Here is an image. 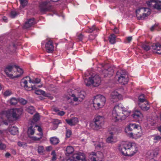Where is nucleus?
<instances>
[{"label": "nucleus", "mask_w": 161, "mask_h": 161, "mask_svg": "<svg viewBox=\"0 0 161 161\" xmlns=\"http://www.w3.org/2000/svg\"><path fill=\"white\" fill-rule=\"evenodd\" d=\"M34 127H38V131L39 132H40V133H42V129L41 128V127H40V126H37L36 125H35V126H34Z\"/></svg>", "instance_id": "58"}, {"label": "nucleus", "mask_w": 161, "mask_h": 161, "mask_svg": "<svg viewBox=\"0 0 161 161\" xmlns=\"http://www.w3.org/2000/svg\"><path fill=\"white\" fill-rule=\"evenodd\" d=\"M71 119L72 120L74 125L76 124L79 122L78 119L76 117H74V118Z\"/></svg>", "instance_id": "46"}, {"label": "nucleus", "mask_w": 161, "mask_h": 161, "mask_svg": "<svg viewBox=\"0 0 161 161\" xmlns=\"http://www.w3.org/2000/svg\"><path fill=\"white\" fill-rule=\"evenodd\" d=\"M15 65H9L5 69V72L7 75L9 77L11 78H13L14 77L13 74H10V73L13 72H15Z\"/></svg>", "instance_id": "13"}, {"label": "nucleus", "mask_w": 161, "mask_h": 161, "mask_svg": "<svg viewBox=\"0 0 161 161\" xmlns=\"http://www.w3.org/2000/svg\"><path fill=\"white\" fill-rule=\"evenodd\" d=\"M22 109L21 108H12L7 111V116L9 118L11 117L14 119H17L22 113Z\"/></svg>", "instance_id": "8"}, {"label": "nucleus", "mask_w": 161, "mask_h": 161, "mask_svg": "<svg viewBox=\"0 0 161 161\" xmlns=\"http://www.w3.org/2000/svg\"><path fill=\"white\" fill-rule=\"evenodd\" d=\"M50 141L51 144L53 145H56L59 142V139L55 137H51L50 138Z\"/></svg>", "instance_id": "24"}, {"label": "nucleus", "mask_w": 161, "mask_h": 161, "mask_svg": "<svg viewBox=\"0 0 161 161\" xmlns=\"http://www.w3.org/2000/svg\"><path fill=\"white\" fill-rule=\"evenodd\" d=\"M100 153L99 152L97 153L94 152H92L90 153V159L91 161H102V156L100 157L98 156V154ZM101 155H102V153H101Z\"/></svg>", "instance_id": "15"}, {"label": "nucleus", "mask_w": 161, "mask_h": 161, "mask_svg": "<svg viewBox=\"0 0 161 161\" xmlns=\"http://www.w3.org/2000/svg\"><path fill=\"white\" fill-rule=\"evenodd\" d=\"M36 93L37 95L44 94L45 92L41 90H38L36 91Z\"/></svg>", "instance_id": "45"}, {"label": "nucleus", "mask_w": 161, "mask_h": 161, "mask_svg": "<svg viewBox=\"0 0 161 161\" xmlns=\"http://www.w3.org/2000/svg\"><path fill=\"white\" fill-rule=\"evenodd\" d=\"M106 102L105 97L102 95H98L94 97L92 101L93 107L96 109L102 108L105 105Z\"/></svg>", "instance_id": "3"}, {"label": "nucleus", "mask_w": 161, "mask_h": 161, "mask_svg": "<svg viewBox=\"0 0 161 161\" xmlns=\"http://www.w3.org/2000/svg\"><path fill=\"white\" fill-rule=\"evenodd\" d=\"M119 149L123 155L130 156L136 153L137 150L135 143L128 142L121 143Z\"/></svg>", "instance_id": "1"}, {"label": "nucleus", "mask_w": 161, "mask_h": 161, "mask_svg": "<svg viewBox=\"0 0 161 161\" xmlns=\"http://www.w3.org/2000/svg\"><path fill=\"white\" fill-rule=\"evenodd\" d=\"M72 96L74 97L73 100L74 101L76 102L78 100V98L77 97H75V95L74 94H72Z\"/></svg>", "instance_id": "59"}, {"label": "nucleus", "mask_w": 161, "mask_h": 161, "mask_svg": "<svg viewBox=\"0 0 161 161\" xmlns=\"http://www.w3.org/2000/svg\"><path fill=\"white\" fill-rule=\"evenodd\" d=\"M29 82H31L33 83H38L41 81L40 79L38 78H36L34 80H32L30 77L29 78Z\"/></svg>", "instance_id": "34"}, {"label": "nucleus", "mask_w": 161, "mask_h": 161, "mask_svg": "<svg viewBox=\"0 0 161 161\" xmlns=\"http://www.w3.org/2000/svg\"><path fill=\"white\" fill-rule=\"evenodd\" d=\"M21 5L23 7H25L28 4L27 0H19Z\"/></svg>", "instance_id": "36"}, {"label": "nucleus", "mask_w": 161, "mask_h": 161, "mask_svg": "<svg viewBox=\"0 0 161 161\" xmlns=\"http://www.w3.org/2000/svg\"><path fill=\"white\" fill-rule=\"evenodd\" d=\"M131 116L134 119L138 121L142 120L143 117L142 114L140 111L137 110L134 112V113L132 114Z\"/></svg>", "instance_id": "20"}, {"label": "nucleus", "mask_w": 161, "mask_h": 161, "mask_svg": "<svg viewBox=\"0 0 161 161\" xmlns=\"http://www.w3.org/2000/svg\"><path fill=\"white\" fill-rule=\"evenodd\" d=\"M25 110L31 114H33L35 112V109L32 106H29L26 107Z\"/></svg>", "instance_id": "26"}, {"label": "nucleus", "mask_w": 161, "mask_h": 161, "mask_svg": "<svg viewBox=\"0 0 161 161\" xmlns=\"http://www.w3.org/2000/svg\"><path fill=\"white\" fill-rule=\"evenodd\" d=\"M15 71H17V72L20 73V75H17L16 77H18L20 76L23 73V70L19 67L15 65Z\"/></svg>", "instance_id": "29"}, {"label": "nucleus", "mask_w": 161, "mask_h": 161, "mask_svg": "<svg viewBox=\"0 0 161 161\" xmlns=\"http://www.w3.org/2000/svg\"><path fill=\"white\" fill-rule=\"evenodd\" d=\"M65 114V112L63 111H59L58 113V115L61 116L64 115Z\"/></svg>", "instance_id": "56"}, {"label": "nucleus", "mask_w": 161, "mask_h": 161, "mask_svg": "<svg viewBox=\"0 0 161 161\" xmlns=\"http://www.w3.org/2000/svg\"><path fill=\"white\" fill-rule=\"evenodd\" d=\"M126 73L125 70H120L116 72L115 76V79L117 80L119 83L123 85L127 84L129 80L128 75Z\"/></svg>", "instance_id": "5"}, {"label": "nucleus", "mask_w": 161, "mask_h": 161, "mask_svg": "<svg viewBox=\"0 0 161 161\" xmlns=\"http://www.w3.org/2000/svg\"><path fill=\"white\" fill-rule=\"evenodd\" d=\"M12 94V92L8 90H6L5 91L3 94L4 96L5 97H7L9 96Z\"/></svg>", "instance_id": "39"}, {"label": "nucleus", "mask_w": 161, "mask_h": 161, "mask_svg": "<svg viewBox=\"0 0 161 161\" xmlns=\"http://www.w3.org/2000/svg\"><path fill=\"white\" fill-rule=\"evenodd\" d=\"M132 36H129L126 38V40L127 41V42L130 43V41L132 40Z\"/></svg>", "instance_id": "57"}, {"label": "nucleus", "mask_w": 161, "mask_h": 161, "mask_svg": "<svg viewBox=\"0 0 161 161\" xmlns=\"http://www.w3.org/2000/svg\"><path fill=\"white\" fill-rule=\"evenodd\" d=\"M18 145L19 147H24L26 146V144L25 142H18Z\"/></svg>", "instance_id": "52"}, {"label": "nucleus", "mask_w": 161, "mask_h": 161, "mask_svg": "<svg viewBox=\"0 0 161 161\" xmlns=\"http://www.w3.org/2000/svg\"><path fill=\"white\" fill-rule=\"evenodd\" d=\"M133 134H134V132L133 133L131 132L129 133L128 135L130 137H132L133 136Z\"/></svg>", "instance_id": "62"}, {"label": "nucleus", "mask_w": 161, "mask_h": 161, "mask_svg": "<svg viewBox=\"0 0 161 161\" xmlns=\"http://www.w3.org/2000/svg\"><path fill=\"white\" fill-rule=\"evenodd\" d=\"M39 119V115L38 114H36L34 116L33 119L34 120L37 121Z\"/></svg>", "instance_id": "51"}, {"label": "nucleus", "mask_w": 161, "mask_h": 161, "mask_svg": "<svg viewBox=\"0 0 161 161\" xmlns=\"http://www.w3.org/2000/svg\"><path fill=\"white\" fill-rule=\"evenodd\" d=\"M114 69L111 67H108L107 69H103L101 73L102 77H105L107 76H111L113 74Z\"/></svg>", "instance_id": "12"}, {"label": "nucleus", "mask_w": 161, "mask_h": 161, "mask_svg": "<svg viewBox=\"0 0 161 161\" xmlns=\"http://www.w3.org/2000/svg\"><path fill=\"white\" fill-rule=\"evenodd\" d=\"M96 35L91 34L89 36V39L90 40H92L94 39L96 37Z\"/></svg>", "instance_id": "53"}, {"label": "nucleus", "mask_w": 161, "mask_h": 161, "mask_svg": "<svg viewBox=\"0 0 161 161\" xmlns=\"http://www.w3.org/2000/svg\"><path fill=\"white\" fill-rule=\"evenodd\" d=\"M60 123V120L56 119H54L52 122V124L55 126L56 128L58 127V124Z\"/></svg>", "instance_id": "32"}, {"label": "nucleus", "mask_w": 161, "mask_h": 161, "mask_svg": "<svg viewBox=\"0 0 161 161\" xmlns=\"http://www.w3.org/2000/svg\"><path fill=\"white\" fill-rule=\"evenodd\" d=\"M106 141L108 143H111L114 142V139L112 136L108 137L107 140Z\"/></svg>", "instance_id": "40"}, {"label": "nucleus", "mask_w": 161, "mask_h": 161, "mask_svg": "<svg viewBox=\"0 0 161 161\" xmlns=\"http://www.w3.org/2000/svg\"><path fill=\"white\" fill-rule=\"evenodd\" d=\"M114 31L116 34H118L119 33V30L117 28H115L114 30Z\"/></svg>", "instance_id": "60"}, {"label": "nucleus", "mask_w": 161, "mask_h": 161, "mask_svg": "<svg viewBox=\"0 0 161 161\" xmlns=\"http://www.w3.org/2000/svg\"><path fill=\"white\" fill-rule=\"evenodd\" d=\"M51 155L52 156L51 159L52 161H55L56 160V154L55 151L53 150L52 151Z\"/></svg>", "instance_id": "33"}, {"label": "nucleus", "mask_w": 161, "mask_h": 161, "mask_svg": "<svg viewBox=\"0 0 161 161\" xmlns=\"http://www.w3.org/2000/svg\"><path fill=\"white\" fill-rule=\"evenodd\" d=\"M17 14L18 13L15 11H12L10 12V17L12 18H14Z\"/></svg>", "instance_id": "38"}, {"label": "nucleus", "mask_w": 161, "mask_h": 161, "mask_svg": "<svg viewBox=\"0 0 161 161\" xmlns=\"http://www.w3.org/2000/svg\"><path fill=\"white\" fill-rule=\"evenodd\" d=\"M101 82L100 77L97 75H92L88 79L85 80V83L87 86H89L92 84L94 86H98L100 84Z\"/></svg>", "instance_id": "4"}, {"label": "nucleus", "mask_w": 161, "mask_h": 161, "mask_svg": "<svg viewBox=\"0 0 161 161\" xmlns=\"http://www.w3.org/2000/svg\"><path fill=\"white\" fill-rule=\"evenodd\" d=\"M72 133L70 130H67L66 131V136L67 138H69L71 135Z\"/></svg>", "instance_id": "47"}, {"label": "nucleus", "mask_w": 161, "mask_h": 161, "mask_svg": "<svg viewBox=\"0 0 161 161\" xmlns=\"http://www.w3.org/2000/svg\"><path fill=\"white\" fill-rule=\"evenodd\" d=\"M39 8L42 12H48L52 10V5L49 1L42 2L39 4Z\"/></svg>", "instance_id": "10"}, {"label": "nucleus", "mask_w": 161, "mask_h": 161, "mask_svg": "<svg viewBox=\"0 0 161 161\" xmlns=\"http://www.w3.org/2000/svg\"><path fill=\"white\" fill-rule=\"evenodd\" d=\"M111 101L113 103L118 101L122 97L121 95L119 94L117 91H114L111 94Z\"/></svg>", "instance_id": "14"}, {"label": "nucleus", "mask_w": 161, "mask_h": 161, "mask_svg": "<svg viewBox=\"0 0 161 161\" xmlns=\"http://www.w3.org/2000/svg\"><path fill=\"white\" fill-rule=\"evenodd\" d=\"M103 145L102 142L98 143L96 145H95V147L97 149H100L103 147Z\"/></svg>", "instance_id": "44"}, {"label": "nucleus", "mask_w": 161, "mask_h": 161, "mask_svg": "<svg viewBox=\"0 0 161 161\" xmlns=\"http://www.w3.org/2000/svg\"><path fill=\"white\" fill-rule=\"evenodd\" d=\"M116 36L114 34H112L109 36V42L112 44H114L115 43Z\"/></svg>", "instance_id": "27"}, {"label": "nucleus", "mask_w": 161, "mask_h": 161, "mask_svg": "<svg viewBox=\"0 0 161 161\" xmlns=\"http://www.w3.org/2000/svg\"><path fill=\"white\" fill-rule=\"evenodd\" d=\"M35 129L33 128V127L31 126L29 127L28 129L27 133L28 135H32L35 132Z\"/></svg>", "instance_id": "30"}, {"label": "nucleus", "mask_w": 161, "mask_h": 161, "mask_svg": "<svg viewBox=\"0 0 161 161\" xmlns=\"http://www.w3.org/2000/svg\"><path fill=\"white\" fill-rule=\"evenodd\" d=\"M19 101L20 103L23 105H25L27 103V100L22 98H19Z\"/></svg>", "instance_id": "42"}, {"label": "nucleus", "mask_w": 161, "mask_h": 161, "mask_svg": "<svg viewBox=\"0 0 161 161\" xmlns=\"http://www.w3.org/2000/svg\"><path fill=\"white\" fill-rule=\"evenodd\" d=\"M104 123V119L101 116H98L94 119L92 123V127L96 130L101 129Z\"/></svg>", "instance_id": "9"}, {"label": "nucleus", "mask_w": 161, "mask_h": 161, "mask_svg": "<svg viewBox=\"0 0 161 161\" xmlns=\"http://www.w3.org/2000/svg\"><path fill=\"white\" fill-rule=\"evenodd\" d=\"M20 83L21 85L22 86H23L25 89L27 91H30L32 90L33 88V87H29L27 85V84L28 83L27 80H26L24 78L22 79Z\"/></svg>", "instance_id": "22"}, {"label": "nucleus", "mask_w": 161, "mask_h": 161, "mask_svg": "<svg viewBox=\"0 0 161 161\" xmlns=\"http://www.w3.org/2000/svg\"><path fill=\"white\" fill-rule=\"evenodd\" d=\"M54 48L53 41L51 40H49L46 43L45 49L47 53H52L54 51Z\"/></svg>", "instance_id": "16"}, {"label": "nucleus", "mask_w": 161, "mask_h": 161, "mask_svg": "<svg viewBox=\"0 0 161 161\" xmlns=\"http://www.w3.org/2000/svg\"><path fill=\"white\" fill-rule=\"evenodd\" d=\"M81 156H82V158L81 157V161H86V156L85 154L84 153H81Z\"/></svg>", "instance_id": "54"}, {"label": "nucleus", "mask_w": 161, "mask_h": 161, "mask_svg": "<svg viewBox=\"0 0 161 161\" xmlns=\"http://www.w3.org/2000/svg\"><path fill=\"white\" fill-rule=\"evenodd\" d=\"M147 5L150 8L156 9L158 10L161 9V2L150 0L147 2Z\"/></svg>", "instance_id": "11"}, {"label": "nucleus", "mask_w": 161, "mask_h": 161, "mask_svg": "<svg viewBox=\"0 0 161 161\" xmlns=\"http://www.w3.org/2000/svg\"><path fill=\"white\" fill-rule=\"evenodd\" d=\"M6 148V145L5 144L2 143L0 141V149L3 150Z\"/></svg>", "instance_id": "50"}, {"label": "nucleus", "mask_w": 161, "mask_h": 161, "mask_svg": "<svg viewBox=\"0 0 161 161\" xmlns=\"http://www.w3.org/2000/svg\"><path fill=\"white\" fill-rule=\"evenodd\" d=\"M88 31L89 32H92L95 31H97V28L95 26H93L92 27L89 28Z\"/></svg>", "instance_id": "43"}, {"label": "nucleus", "mask_w": 161, "mask_h": 161, "mask_svg": "<svg viewBox=\"0 0 161 161\" xmlns=\"http://www.w3.org/2000/svg\"><path fill=\"white\" fill-rule=\"evenodd\" d=\"M158 129L159 130V131L160 132L161 134V126L158 127Z\"/></svg>", "instance_id": "64"}, {"label": "nucleus", "mask_w": 161, "mask_h": 161, "mask_svg": "<svg viewBox=\"0 0 161 161\" xmlns=\"http://www.w3.org/2000/svg\"><path fill=\"white\" fill-rule=\"evenodd\" d=\"M38 135H39V137H37L36 136H33L32 137V140L34 141H39L40 139H41L42 138L43 136V133H40L39 134H38Z\"/></svg>", "instance_id": "35"}, {"label": "nucleus", "mask_w": 161, "mask_h": 161, "mask_svg": "<svg viewBox=\"0 0 161 161\" xmlns=\"http://www.w3.org/2000/svg\"><path fill=\"white\" fill-rule=\"evenodd\" d=\"M36 23L35 19L34 18L28 19L27 20V21L25 23L23 28L26 29H28L33 25Z\"/></svg>", "instance_id": "18"}, {"label": "nucleus", "mask_w": 161, "mask_h": 161, "mask_svg": "<svg viewBox=\"0 0 161 161\" xmlns=\"http://www.w3.org/2000/svg\"><path fill=\"white\" fill-rule=\"evenodd\" d=\"M8 130L10 133L13 135H15L18 133V128L14 126L9 127Z\"/></svg>", "instance_id": "23"}, {"label": "nucleus", "mask_w": 161, "mask_h": 161, "mask_svg": "<svg viewBox=\"0 0 161 161\" xmlns=\"http://www.w3.org/2000/svg\"><path fill=\"white\" fill-rule=\"evenodd\" d=\"M86 95V93L84 92L81 91V99H84L85 98Z\"/></svg>", "instance_id": "55"}, {"label": "nucleus", "mask_w": 161, "mask_h": 161, "mask_svg": "<svg viewBox=\"0 0 161 161\" xmlns=\"http://www.w3.org/2000/svg\"><path fill=\"white\" fill-rule=\"evenodd\" d=\"M154 138H153V140L154 141H158L161 139V136L157 135H154Z\"/></svg>", "instance_id": "48"}, {"label": "nucleus", "mask_w": 161, "mask_h": 161, "mask_svg": "<svg viewBox=\"0 0 161 161\" xmlns=\"http://www.w3.org/2000/svg\"><path fill=\"white\" fill-rule=\"evenodd\" d=\"M138 103H141L145 102V103H147V101L144 95L143 94H141L138 97Z\"/></svg>", "instance_id": "25"}, {"label": "nucleus", "mask_w": 161, "mask_h": 161, "mask_svg": "<svg viewBox=\"0 0 161 161\" xmlns=\"http://www.w3.org/2000/svg\"><path fill=\"white\" fill-rule=\"evenodd\" d=\"M80 160V154L76 153L74 154L69 158L64 159L63 161H79Z\"/></svg>", "instance_id": "19"}, {"label": "nucleus", "mask_w": 161, "mask_h": 161, "mask_svg": "<svg viewBox=\"0 0 161 161\" xmlns=\"http://www.w3.org/2000/svg\"><path fill=\"white\" fill-rule=\"evenodd\" d=\"M152 47L154 53L161 54V44L160 43H154L152 45Z\"/></svg>", "instance_id": "17"}, {"label": "nucleus", "mask_w": 161, "mask_h": 161, "mask_svg": "<svg viewBox=\"0 0 161 161\" xmlns=\"http://www.w3.org/2000/svg\"><path fill=\"white\" fill-rule=\"evenodd\" d=\"M66 122L70 126L74 125V124L71 120V119H66L65 120Z\"/></svg>", "instance_id": "49"}, {"label": "nucleus", "mask_w": 161, "mask_h": 161, "mask_svg": "<svg viewBox=\"0 0 161 161\" xmlns=\"http://www.w3.org/2000/svg\"><path fill=\"white\" fill-rule=\"evenodd\" d=\"M142 47L144 49V50L146 51L149 50L150 48L148 44L146 43L143 44L142 45Z\"/></svg>", "instance_id": "31"}, {"label": "nucleus", "mask_w": 161, "mask_h": 161, "mask_svg": "<svg viewBox=\"0 0 161 161\" xmlns=\"http://www.w3.org/2000/svg\"><path fill=\"white\" fill-rule=\"evenodd\" d=\"M138 105L141 109L143 111H147L149 110L150 106L147 101V103H145V102L141 103H138Z\"/></svg>", "instance_id": "21"}, {"label": "nucleus", "mask_w": 161, "mask_h": 161, "mask_svg": "<svg viewBox=\"0 0 161 161\" xmlns=\"http://www.w3.org/2000/svg\"><path fill=\"white\" fill-rule=\"evenodd\" d=\"M38 152L39 153H43L44 151V148L43 146H40L38 147Z\"/></svg>", "instance_id": "41"}, {"label": "nucleus", "mask_w": 161, "mask_h": 161, "mask_svg": "<svg viewBox=\"0 0 161 161\" xmlns=\"http://www.w3.org/2000/svg\"><path fill=\"white\" fill-rule=\"evenodd\" d=\"M74 151V149L71 146H69L67 147L66 149V155H68L71 154Z\"/></svg>", "instance_id": "28"}, {"label": "nucleus", "mask_w": 161, "mask_h": 161, "mask_svg": "<svg viewBox=\"0 0 161 161\" xmlns=\"http://www.w3.org/2000/svg\"><path fill=\"white\" fill-rule=\"evenodd\" d=\"M3 19L5 22H7V18L6 17L3 16Z\"/></svg>", "instance_id": "63"}, {"label": "nucleus", "mask_w": 161, "mask_h": 161, "mask_svg": "<svg viewBox=\"0 0 161 161\" xmlns=\"http://www.w3.org/2000/svg\"><path fill=\"white\" fill-rule=\"evenodd\" d=\"M157 26V25H155L153 26L150 28L151 31H153L154 30L155 28Z\"/></svg>", "instance_id": "61"}, {"label": "nucleus", "mask_w": 161, "mask_h": 161, "mask_svg": "<svg viewBox=\"0 0 161 161\" xmlns=\"http://www.w3.org/2000/svg\"><path fill=\"white\" fill-rule=\"evenodd\" d=\"M17 100L16 98H12L10 100V103L11 105H15L17 104Z\"/></svg>", "instance_id": "37"}, {"label": "nucleus", "mask_w": 161, "mask_h": 161, "mask_svg": "<svg viewBox=\"0 0 161 161\" xmlns=\"http://www.w3.org/2000/svg\"><path fill=\"white\" fill-rule=\"evenodd\" d=\"M130 114L129 111L123 110L119 105H116L113 110L112 117L113 119H115V121L117 122L119 120H124L129 116Z\"/></svg>", "instance_id": "2"}, {"label": "nucleus", "mask_w": 161, "mask_h": 161, "mask_svg": "<svg viewBox=\"0 0 161 161\" xmlns=\"http://www.w3.org/2000/svg\"><path fill=\"white\" fill-rule=\"evenodd\" d=\"M141 128V126L139 125L130 123L126 127L125 130H127L128 131H131L134 130V135L137 138H139L142 135Z\"/></svg>", "instance_id": "6"}, {"label": "nucleus", "mask_w": 161, "mask_h": 161, "mask_svg": "<svg viewBox=\"0 0 161 161\" xmlns=\"http://www.w3.org/2000/svg\"><path fill=\"white\" fill-rule=\"evenodd\" d=\"M136 13L138 19H143L150 14V12L148 8H141L136 10Z\"/></svg>", "instance_id": "7"}]
</instances>
